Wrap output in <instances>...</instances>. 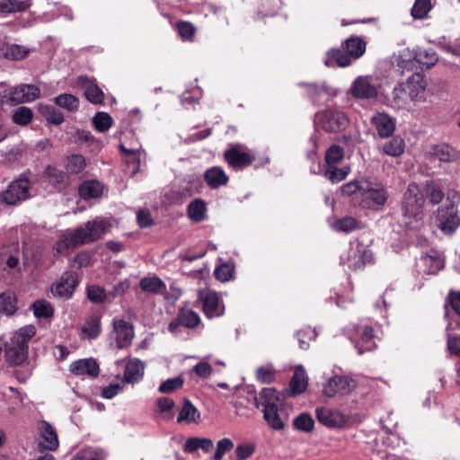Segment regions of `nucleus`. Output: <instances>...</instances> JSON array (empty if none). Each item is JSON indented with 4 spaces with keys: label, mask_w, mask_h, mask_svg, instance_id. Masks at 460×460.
Segmentation results:
<instances>
[{
    "label": "nucleus",
    "mask_w": 460,
    "mask_h": 460,
    "mask_svg": "<svg viewBox=\"0 0 460 460\" xmlns=\"http://www.w3.org/2000/svg\"><path fill=\"white\" fill-rule=\"evenodd\" d=\"M176 28L182 40H193L196 29L192 23L189 22L181 21L176 23Z\"/></svg>",
    "instance_id": "6e6d98bb"
},
{
    "label": "nucleus",
    "mask_w": 460,
    "mask_h": 460,
    "mask_svg": "<svg viewBox=\"0 0 460 460\" xmlns=\"http://www.w3.org/2000/svg\"><path fill=\"white\" fill-rule=\"evenodd\" d=\"M349 172V168L343 167L338 168L336 166H326L324 170V176L332 183H338L344 180Z\"/></svg>",
    "instance_id": "c03bdc74"
},
{
    "label": "nucleus",
    "mask_w": 460,
    "mask_h": 460,
    "mask_svg": "<svg viewBox=\"0 0 460 460\" xmlns=\"http://www.w3.org/2000/svg\"><path fill=\"white\" fill-rule=\"evenodd\" d=\"M188 215L195 222L203 220L206 217L205 203H190Z\"/></svg>",
    "instance_id": "5fc2aeb1"
},
{
    "label": "nucleus",
    "mask_w": 460,
    "mask_h": 460,
    "mask_svg": "<svg viewBox=\"0 0 460 460\" xmlns=\"http://www.w3.org/2000/svg\"><path fill=\"white\" fill-rule=\"evenodd\" d=\"M82 245L75 230L64 233L54 245L55 255H68L71 250Z\"/></svg>",
    "instance_id": "6ab92c4d"
},
{
    "label": "nucleus",
    "mask_w": 460,
    "mask_h": 460,
    "mask_svg": "<svg viewBox=\"0 0 460 460\" xmlns=\"http://www.w3.org/2000/svg\"><path fill=\"white\" fill-rule=\"evenodd\" d=\"M119 149L125 155V161L128 164H133L134 169L132 174H136L140 168V160H141V150L140 149H128L126 148L123 145L119 146Z\"/></svg>",
    "instance_id": "a19ab883"
},
{
    "label": "nucleus",
    "mask_w": 460,
    "mask_h": 460,
    "mask_svg": "<svg viewBox=\"0 0 460 460\" xmlns=\"http://www.w3.org/2000/svg\"><path fill=\"white\" fill-rule=\"evenodd\" d=\"M233 275V269L228 264H222L216 268L215 276L217 279L226 282L228 281Z\"/></svg>",
    "instance_id": "e2e57ef3"
},
{
    "label": "nucleus",
    "mask_w": 460,
    "mask_h": 460,
    "mask_svg": "<svg viewBox=\"0 0 460 460\" xmlns=\"http://www.w3.org/2000/svg\"><path fill=\"white\" fill-rule=\"evenodd\" d=\"M139 286L144 292L158 294L165 288L164 283L157 277L143 278Z\"/></svg>",
    "instance_id": "58836bf2"
},
{
    "label": "nucleus",
    "mask_w": 460,
    "mask_h": 460,
    "mask_svg": "<svg viewBox=\"0 0 460 460\" xmlns=\"http://www.w3.org/2000/svg\"><path fill=\"white\" fill-rule=\"evenodd\" d=\"M33 118L32 111L25 106L17 108L13 114V121L20 126L28 125Z\"/></svg>",
    "instance_id": "49530a36"
},
{
    "label": "nucleus",
    "mask_w": 460,
    "mask_h": 460,
    "mask_svg": "<svg viewBox=\"0 0 460 460\" xmlns=\"http://www.w3.org/2000/svg\"><path fill=\"white\" fill-rule=\"evenodd\" d=\"M349 93L354 98L369 100L377 96V89L370 76H358L352 83Z\"/></svg>",
    "instance_id": "0eeeda50"
},
{
    "label": "nucleus",
    "mask_w": 460,
    "mask_h": 460,
    "mask_svg": "<svg viewBox=\"0 0 460 460\" xmlns=\"http://www.w3.org/2000/svg\"><path fill=\"white\" fill-rule=\"evenodd\" d=\"M40 90L34 84H21L9 90V99L15 104L31 102L38 99Z\"/></svg>",
    "instance_id": "9d476101"
},
{
    "label": "nucleus",
    "mask_w": 460,
    "mask_h": 460,
    "mask_svg": "<svg viewBox=\"0 0 460 460\" xmlns=\"http://www.w3.org/2000/svg\"><path fill=\"white\" fill-rule=\"evenodd\" d=\"M113 333L119 349L128 347L134 338L133 326L122 319L113 322Z\"/></svg>",
    "instance_id": "4468645a"
},
{
    "label": "nucleus",
    "mask_w": 460,
    "mask_h": 460,
    "mask_svg": "<svg viewBox=\"0 0 460 460\" xmlns=\"http://www.w3.org/2000/svg\"><path fill=\"white\" fill-rule=\"evenodd\" d=\"M204 178L208 185L211 188H218L226 185L228 181V176L221 167L214 166L205 172Z\"/></svg>",
    "instance_id": "cd10ccee"
},
{
    "label": "nucleus",
    "mask_w": 460,
    "mask_h": 460,
    "mask_svg": "<svg viewBox=\"0 0 460 460\" xmlns=\"http://www.w3.org/2000/svg\"><path fill=\"white\" fill-rule=\"evenodd\" d=\"M40 451H54L58 447V435L54 428L47 421H42L40 426Z\"/></svg>",
    "instance_id": "dca6fc26"
},
{
    "label": "nucleus",
    "mask_w": 460,
    "mask_h": 460,
    "mask_svg": "<svg viewBox=\"0 0 460 460\" xmlns=\"http://www.w3.org/2000/svg\"><path fill=\"white\" fill-rule=\"evenodd\" d=\"M39 111L46 120L51 124L60 125L64 121L62 112L53 106L40 104Z\"/></svg>",
    "instance_id": "4c0bfd02"
},
{
    "label": "nucleus",
    "mask_w": 460,
    "mask_h": 460,
    "mask_svg": "<svg viewBox=\"0 0 460 460\" xmlns=\"http://www.w3.org/2000/svg\"><path fill=\"white\" fill-rule=\"evenodd\" d=\"M447 301L454 312L460 315V291H451L447 296Z\"/></svg>",
    "instance_id": "774afa93"
},
{
    "label": "nucleus",
    "mask_w": 460,
    "mask_h": 460,
    "mask_svg": "<svg viewBox=\"0 0 460 460\" xmlns=\"http://www.w3.org/2000/svg\"><path fill=\"white\" fill-rule=\"evenodd\" d=\"M411 101H423L425 98L426 82L422 75L416 73L411 75L403 84Z\"/></svg>",
    "instance_id": "2eb2a0df"
},
{
    "label": "nucleus",
    "mask_w": 460,
    "mask_h": 460,
    "mask_svg": "<svg viewBox=\"0 0 460 460\" xmlns=\"http://www.w3.org/2000/svg\"><path fill=\"white\" fill-rule=\"evenodd\" d=\"M409 95L403 84H399L394 88L392 93L391 103L395 109H404L408 104Z\"/></svg>",
    "instance_id": "e433bc0d"
},
{
    "label": "nucleus",
    "mask_w": 460,
    "mask_h": 460,
    "mask_svg": "<svg viewBox=\"0 0 460 460\" xmlns=\"http://www.w3.org/2000/svg\"><path fill=\"white\" fill-rule=\"evenodd\" d=\"M105 187L97 180L84 181L79 187V194L82 199H100L102 197Z\"/></svg>",
    "instance_id": "393cba45"
},
{
    "label": "nucleus",
    "mask_w": 460,
    "mask_h": 460,
    "mask_svg": "<svg viewBox=\"0 0 460 460\" xmlns=\"http://www.w3.org/2000/svg\"><path fill=\"white\" fill-rule=\"evenodd\" d=\"M361 194L364 199L372 201H386L388 199V193L385 187L376 181H361Z\"/></svg>",
    "instance_id": "a211bd4d"
},
{
    "label": "nucleus",
    "mask_w": 460,
    "mask_h": 460,
    "mask_svg": "<svg viewBox=\"0 0 460 460\" xmlns=\"http://www.w3.org/2000/svg\"><path fill=\"white\" fill-rule=\"evenodd\" d=\"M436 218L438 222V228L445 234H452L460 226V216L454 203L439 208Z\"/></svg>",
    "instance_id": "39448f33"
},
{
    "label": "nucleus",
    "mask_w": 460,
    "mask_h": 460,
    "mask_svg": "<svg viewBox=\"0 0 460 460\" xmlns=\"http://www.w3.org/2000/svg\"><path fill=\"white\" fill-rule=\"evenodd\" d=\"M111 225L107 220L95 219L86 222L75 229L81 244L93 243L101 239L110 230Z\"/></svg>",
    "instance_id": "7ed1b4c3"
},
{
    "label": "nucleus",
    "mask_w": 460,
    "mask_h": 460,
    "mask_svg": "<svg viewBox=\"0 0 460 460\" xmlns=\"http://www.w3.org/2000/svg\"><path fill=\"white\" fill-rule=\"evenodd\" d=\"M263 419L269 425V427L275 430H282L285 428L284 420L279 413V406L263 409Z\"/></svg>",
    "instance_id": "f704fd0d"
},
{
    "label": "nucleus",
    "mask_w": 460,
    "mask_h": 460,
    "mask_svg": "<svg viewBox=\"0 0 460 460\" xmlns=\"http://www.w3.org/2000/svg\"><path fill=\"white\" fill-rule=\"evenodd\" d=\"M425 198L429 201H442L444 194L442 190L435 184H427L425 188Z\"/></svg>",
    "instance_id": "052dcab7"
},
{
    "label": "nucleus",
    "mask_w": 460,
    "mask_h": 460,
    "mask_svg": "<svg viewBox=\"0 0 460 460\" xmlns=\"http://www.w3.org/2000/svg\"><path fill=\"white\" fill-rule=\"evenodd\" d=\"M256 376L259 381L264 384H270L275 379L274 372L265 367L258 368L256 371Z\"/></svg>",
    "instance_id": "338daca9"
},
{
    "label": "nucleus",
    "mask_w": 460,
    "mask_h": 460,
    "mask_svg": "<svg viewBox=\"0 0 460 460\" xmlns=\"http://www.w3.org/2000/svg\"><path fill=\"white\" fill-rule=\"evenodd\" d=\"M214 447L213 441L207 438H190L186 440L183 450L192 453L200 448L206 453L210 452Z\"/></svg>",
    "instance_id": "72a5a7b5"
},
{
    "label": "nucleus",
    "mask_w": 460,
    "mask_h": 460,
    "mask_svg": "<svg viewBox=\"0 0 460 460\" xmlns=\"http://www.w3.org/2000/svg\"><path fill=\"white\" fill-rule=\"evenodd\" d=\"M433 154L438 160L443 162H449L455 158L454 150L446 145L436 146Z\"/></svg>",
    "instance_id": "bf43d9fd"
},
{
    "label": "nucleus",
    "mask_w": 460,
    "mask_h": 460,
    "mask_svg": "<svg viewBox=\"0 0 460 460\" xmlns=\"http://www.w3.org/2000/svg\"><path fill=\"white\" fill-rule=\"evenodd\" d=\"M256 408L270 409L282 404L280 394L274 388L265 387L254 396Z\"/></svg>",
    "instance_id": "f3484780"
},
{
    "label": "nucleus",
    "mask_w": 460,
    "mask_h": 460,
    "mask_svg": "<svg viewBox=\"0 0 460 460\" xmlns=\"http://www.w3.org/2000/svg\"><path fill=\"white\" fill-rule=\"evenodd\" d=\"M372 124L375 126L380 137H388L394 129L395 124L393 119L385 113L379 112L371 119Z\"/></svg>",
    "instance_id": "b1692460"
},
{
    "label": "nucleus",
    "mask_w": 460,
    "mask_h": 460,
    "mask_svg": "<svg viewBox=\"0 0 460 460\" xmlns=\"http://www.w3.org/2000/svg\"><path fill=\"white\" fill-rule=\"evenodd\" d=\"M332 226L336 231L348 233L358 227V221L354 217H345L333 223Z\"/></svg>",
    "instance_id": "864d4df0"
},
{
    "label": "nucleus",
    "mask_w": 460,
    "mask_h": 460,
    "mask_svg": "<svg viewBox=\"0 0 460 460\" xmlns=\"http://www.w3.org/2000/svg\"><path fill=\"white\" fill-rule=\"evenodd\" d=\"M29 50L17 44H4L0 47V56L10 60H20L24 58Z\"/></svg>",
    "instance_id": "2f4dec72"
},
{
    "label": "nucleus",
    "mask_w": 460,
    "mask_h": 460,
    "mask_svg": "<svg viewBox=\"0 0 460 460\" xmlns=\"http://www.w3.org/2000/svg\"><path fill=\"white\" fill-rule=\"evenodd\" d=\"M69 370L75 376L87 375L92 377H96L100 372L99 365L93 358L75 360L70 364Z\"/></svg>",
    "instance_id": "aec40b11"
},
{
    "label": "nucleus",
    "mask_w": 460,
    "mask_h": 460,
    "mask_svg": "<svg viewBox=\"0 0 460 460\" xmlns=\"http://www.w3.org/2000/svg\"><path fill=\"white\" fill-rule=\"evenodd\" d=\"M308 385V378L305 369L299 366L296 368L289 382V387L286 390L288 396L294 397L303 394Z\"/></svg>",
    "instance_id": "412c9836"
},
{
    "label": "nucleus",
    "mask_w": 460,
    "mask_h": 460,
    "mask_svg": "<svg viewBox=\"0 0 460 460\" xmlns=\"http://www.w3.org/2000/svg\"><path fill=\"white\" fill-rule=\"evenodd\" d=\"M87 296L93 303H102L106 296L104 289L97 286L89 287L87 288Z\"/></svg>",
    "instance_id": "680f3d73"
},
{
    "label": "nucleus",
    "mask_w": 460,
    "mask_h": 460,
    "mask_svg": "<svg viewBox=\"0 0 460 460\" xmlns=\"http://www.w3.org/2000/svg\"><path fill=\"white\" fill-rule=\"evenodd\" d=\"M34 315L38 318H49L53 315L51 305L44 300L35 301L31 305Z\"/></svg>",
    "instance_id": "09e8293b"
},
{
    "label": "nucleus",
    "mask_w": 460,
    "mask_h": 460,
    "mask_svg": "<svg viewBox=\"0 0 460 460\" xmlns=\"http://www.w3.org/2000/svg\"><path fill=\"white\" fill-rule=\"evenodd\" d=\"M344 157V150L337 145L331 146L325 153V167L338 165Z\"/></svg>",
    "instance_id": "79ce46f5"
},
{
    "label": "nucleus",
    "mask_w": 460,
    "mask_h": 460,
    "mask_svg": "<svg viewBox=\"0 0 460 460\" xmlns=\"http://www.w3.org/2000/svg\"><path fill=\"white\" fill-rule=\"evenodd\" d=\"M78 284L75 273L67 271L60 278L59 281L52 285L51 292L54 296L63 299H69Z\"/></svg>",
    "instance_id": "1a4fd4ad"
},
{
    "label": "nucleus",
    "mask_w": 460,
    "mask_h": 460,
    "mask_svg": "<svg viewBox=\"0 0 460 460\" xmlns=\"http://www.w3.org/2000/svg\"><path fill=\"white\" fill-rule=\"evenodd\" d=\"M200 322L199 314L190 308H182L177 317L170 323L169 330L173 332L179 325L185 326L187 328H194Z\"/></svg>",
    "instance_id": "4be33fe9"
},
{
    "label": "nucleus",
    "mask_w": 460,
    "mask_h": 460,
    "mask_svg": "<svg viewBox=\"0 0 460 460\" xmlns=\"http://www.w3.org/2000/svg\"><path fill=\"white\" fill-rule=\"evenodd\" d=\"M36 334L33 325H26L17 330L5 344L4 358L11 366H21L28 358L29 341Z\"/></svg>",
    "instance_id": "f257e3e1"
},
{
    "label": "nucleus",
    "mask_w": 460,
    "mask_h": 460,
    "mask_svg": "<svg viewBox=\"0 0 460 460\" xmlns=\"http://www.w3.org/2000/svg\"><path fill=\"white\" fill-rule=\"evenodd\" d=\"M429 10V0H416L411 8V14L414 18L422 19L427 15Z\"/></svg>",
    "instance_id": "4d7b16f0"
},
{
    "label": "nucleus",
    "mask_w": 460,
    "mask_h": 460,
    "mask_svg": "<svg viewBox=\"0 0 460 460\" xmlns=\"http://www.w3.org/2000/svg\"><path fill=\"white\" fill-rule=\"evenodd\" d=\"M101 332V319L98 315L88 317L82 328V333L85 338L94 339Z\"/></svg>",
    "instance_id": "c9c22d12"
},
{
    "label": "nucleus",
    "mask_w": 460,
    "mask_h": 460,
    "mask_svg": "<svg viewBox=\"0 0 460 460\" xmlns=\"http://www.w3.org/2000/svg\"><path fill=\"white\" fill-rule=\"evenodd\" d=\"M78 84L83 87L87 101L94 104H100L103 102V92L98 87L95 81L85 76H80Z\"/></svg>",
    "instance_id": "5701e85b"
},
{
    "label": "nucleus",
    "mask_w": 460,
    "mask_h": 460,
    "mask_svg": "<svg viewBox=\"0 0 460 460\" xmlns=\"http://www.w3.org/2000/svg\"><path fill=\"white\" fill-rule=\"evenodd\" d=\"M54 102L58 106L66 109L68 111H77L79 107V100L73 94L69 93L59 94L54 98Z\"/></svg>",
    "instance_id": "37998d69"
},
{
    "label": "nucleus",
    "mask_w": 460,
    "mask_h": 460,
    "mask_svg": "<svg viewBox=\"0 0 460 460\" xmlns=\"http://www.w3.org/2000/svg\"><path fill=\"white\" fill-rule=\"evenodd\" d=\"M226 163L234 169H242L252 164L255 156L244 150L243 146L236 144L232 146L224 154Z\"/></svg>",
    "instance_id": "423d86ee"
},
{
    "label": "nucleus",
    "mask_w": 460,
    "mask_h": 460,
    "mask_svg": "<svg viewBox=\"0 0 460 460\" xmlns=\"http://www.w3.org/2000/svg\"><path fill=\"white\" fill-rule=\"evenodd\" d=\"M254 446L252 444H242L235 448V456L237 460H245L254 452Z\"/></svg>",
    "instance_id": "0e129e2a"
},
{
    "label": "nucleus",
    "mask_w": 460,
    "mask_h": 460,
    "mask_svg": "<svg viewBox=\"0 0 460 460\" xmlns=\"http://www.w3.org/2000/svg\"><path fill=\"white\" fill-rule=\"evenodd\" d=\"M317 420L328 428H341L345 422V416L338 411L325 407H318L315 410Z\"/></svg>",
    "instance_id": "f8f14e48"
},
{
    "label": "nucleus",
    "mask_w": 460,
    "mask_h": 460,
    "mask_svg": "<svg viewBox=\"0 0 460 460\" xmlns=\"http://www.w3.org/2000/svg\"><path fill=\"white\" fill-rule=\"evenodd\" d=\"M144 364L141 360L135 358L130 360L124 371L123 380L127 383L138 382L144 376Z\"/></svg>",
    "instance_id": "bb28decb"
},
{
    "label": "nucleus",
    "mask_w": 460,
    "mask_h": 460,
    "mask_svg": "<svg viewBox=\"0 0 460 460\" xmlns=\"http://www.w3.org/2000/svg\"><path fill=\"white\" fill-rule=\"evenodd\" d=\"M234 448V442L228 438H225L217 441L216 452L214 455V460H222L224 455Z\"/></svg>",
    "instance_id": "13d9d810"
},
{
    "label": "nucleus",
    "mask_w": 460,
    "mask_h": 460,
    "mask_svg": "<svg viewBox=\"0 0 460 460\" xmlns=\"http://www.w3.org/2000/svg\"><path fill=\"white\" fill-rule=\"evenodd\" d=\"M200 418L198 409L189 401L185 399L181 408L180 413L177 417V421L191 423L198 422Z\"/></svg>",
    "instance_id": "7c9ffc66"
},
{
    "label": "nucleus",
    "mask_w": 460,
    "mask_h": 460,
    "mask_svg": "<svg viewBox=\"0 0 460 460\" xmlns=\"http://www.w3.org/2000/svg\"><path fill=\"white\" fill-rule=\"evenodd\" d=\"M86 166L85 159L81 155H71L66 162V170L68 173L78 174L84 170Z\"/></svg>",
    "instance_id": "ea45409f"
},
{
    "label": "nucleus",
    "mask_w": 460,
    "mask_h": 460,
    "mask_svg": "<svg viewBox=\"0 0 460 460\" xmlns=\"http://www.w3.org/2000/svg\"><path fill=\"white\" fill-rule=\"evenodd\" d=\"M18 309L16 295L12 291L0 294V313L13 315Z\"/></svg>",
    "instance_id": "473e14b6"
},
{
    "label": "nucleus",
    "mask_w": 460,
    "mask_h": 460,
    "mask_svg": "<svg viewBox=\"0 0 460 460\" xmlns=\"http://www.w3.org/2000/svg\"><path fill=\"white\" fill-rule=\"evenodd\" d=\"M352 60L349 55L342 49H332L327 54L325 65L328 66H348L351 64Z\"/></svg>",
    "instance_id": "c85d7f7f"
},
{
    "label": "nucleus",
    "mask_w": 460,
    "mask_h": 460,
    "mask_svg": "<svg viewBox=\"0 0 460 460\" xmlns=\"http://www.w3.org/2000/svg\"><path fill=\"white\" fill-rule=\"evenodd\" d=\"M319 126L327 132H340L349 126L348 116L341 111L327 109L316 113Z\"/></svg>",
    "instance_id": "f03ea898"
},
{
    "label": "nucleus",
    "mask_w": 460,
    "mask_h": 460,
    "mask_svg": "<svg viewBox=\"0 0 460 460\" xmlns=\"http://www.w3.org/2000/svg\"><path fill=\"white\" fill-rule=\"evenodd\" d=\"M193 370L196 375L201 378H208L212 373V367L210 364L206 361H201L195 365Z\"/></svg>",
    "instance_id": "69168bd1"
},
{
    "label": "nucleus",
    "mask_w": 460,
    "mask_h": 460,
    "mask_svg": "<svg viewBox=\"0 0 460 460\" xmlns=\"http://www.w3.org/2000/svg\"><path fill=\"white\" fill-rule=\"evenodd\" d=\"M93 122L99 132H105L111 127L112 118L106 112H98L93 117Z\"/></svg>",
    "instance_id": "603ef678"
},
{
    "label": "nucleus",
    "mask_w": 460,
    "mask_h": 460,
    "mask_svg": "<svg viewBox=\"0 0 460 460\" xmlns=\"http://www.w3.org/2000/svg\"><path fill=\"white\" fill-rule=\"evenodd\" d=\"M375 332L374 329L370 326H364L362 332L360 334V338L356 343V348L358 349V354H362L365 351H371L376 348V344L375 341Z\"/></svg>",
    "instance_id": "a878e982"
},
{
    "label": "nucleus",
    "mask_w": 460,
    "mask_h": 460,
    "mask_svg": "<svg viewBox=\"0 0 460 460\" xmlns=\"http://www.w3.org/2000/svg\"><path fill=\"white\" fill-rule=\"evenodd\" d=\"M342 49L349 55L351 60H354L365 53L366 43L358 37H351L342 44Z\"/></svg>",
    "instance_id": "c756f323"
},
{
    "label": "nucleus",
    "mask_w": 460,
    "mask_h": 460,
    "mask_svg": "<svg viewBox=\"0 0 460 460\" xmlns=\"http://www.w3.org/2000/svg\"><path fill=\"white\" fill-rule=\"evenodd\" d=\"M357 387L356 381L348 376H334L330 377L323 386V394L332 398L336 395L345 396Z\"/></svg>",
    "instance_id": "20e7f679"
},
{
    "label": "nucleus",
    "mask_w": 460,
    "mask_h": 460,
    "mask_svg": "<svg viewBox=\"0 0 460 460\" xmlns=\"http://www.w3.org/2000/svg\"><path fill=\"white\" fill-rule=\"evenodd\" d=\"M402 57L408 61L413 60L426 68L434 66L438 61V56L431 49H407Z\"/></svg>",
    "instance_id": "ddd939ff"
},
{
    "label": "nucleus",
    "mask_w": 460,
    "mask_h": 460,
    "mask_svg": "<svg viewBox=\"0 0 460 460\" xmlns=\"http://www.w3.org/2000/svg\"><path fill=\"white\" fill-rule=\"evenodd\" d=\"M199 299L202 303L205 314L209 317L219 316L223 314L219 299L216 292L209 289H202L199 292Z\"/></svg>",
    "instance_id": "9b49d317"
},
{
    "label": "nucleus",
    "mask_w": 460,
    "mask_h": 460,
    "mask_svg": "<svg viewBox=\"0 0 460 460\" xmlns=\"http://www.w3.org/2000/svg\"><path fill=\"white\" fill-rule=\"evenodd\" d=\"M30 198H32L31 183L26 178H20L13 181L3 193L2 201H22Z\"/></svg>",
    "instance_id": "6e6552de"
},
{
    "label": "nucleus",
    "mask_w": 460,
    "mask_h": 460,
    "mask_svg": "<svg viewBox=\"0 0 460 460\" xmlns=\"http://www.w3.org/2000/svg\"><path fill=\"white\" fill-rule=\"evenodd\" d=\"M294 426L298 430L309 433L314 428V421L308 413H301L294 420Z\"/></svg>",
    "instance_id": "8fccbe9b"
},
{
    "label": "nucleus",
    "mask_w": 460,
    "mask_h": 460,
    "mask_svg": "<svg viewBox=\"0 0 460 460\" xmlns=\"http://www.w3.org/2000/svg\"><path fill=\"white\" fill-rule=\"evenodd\" d=\"M384 152L390 156H399L404 151V142L400 137L393 138L383 146Z\"/></svg>",
    "instance_id": "a18cd8bd"
},
{
    "label": "nucleus",
    "mask_w": 460,
    "mask_h": 460,
    "mask_svg": "<svg viewBox=\"0 0 460 460\" xmlns=\"http://www.w3.org/2000/svg\"><path fill=\"white\" fill-rule=\"evenodd\" d=\"M183 384L184 380L181 376L169 378L160 385L158 391L163 394H171L181 389Z\"/></svg>",
    "instance_id": "3c124183"
},
{
    "label": "nucleus",
    "mask_w": 460,
    "mask_h": 460,
    "mask_svg": "<svg viewBox=\"0 0 460 460\" xmlns=\"http://www.w3.org/2000/svg\"><path fill=\"white\" fill-rule=\"evenodd\" d=\"M45 175L50 184L61 186L65 184L66 174L54 166L48 165L45 169Z\"/></svg>",
    "instance_id": "de8ad7c7"
}]
</instances>
